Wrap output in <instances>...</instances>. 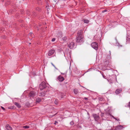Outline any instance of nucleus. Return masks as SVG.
<instances>
[{
	"mask_svg": "<svg viewBox=\"0 0 130 130\" xmlns=\"http://www.w3.org/2000/svg\"><path fill=\"white\" fill-rule=\"evenodd\" d=\"M74 92L75 94H77L78 93V90L77 89H75L74 90Z\"/></svg>",
	"mask_w": 130,
	"mask_h": 130,
	"instance_id": "16",
	"label": "nucleus"
},
{
	"mask_svg": "<svg viewBox=\"0 0 130 130\" xmlns=\"http://www.w3.org/2000/svg\"><path fill=\"white\" fill-rule=\"evenodd\" d=\"M14 104L19 108H20L21 107L20 104L17 102H15Z\"/></svg>",
	"mask_w": 130,
	"mask_h": 130,
	"instance_id": "13",
	"label": "nucleus"
},
{
	"mask_svg": "<svg viewBox=\"0 0 130 130\" xmlns=\"http://www.w3.org/2000/svg\"><path fill=\"white\" fill-rule=\"evenodd\" d=\"M40 95H39L40 96H44L45 94L43 92H41L40 93Z\"/></svg>",
	"mask_w": 130,
	"mask_h": 130,
	"instance_id": "20",
	"label": "nucleus"
},
{
	"mask_svg": "<svg viewBox=\"0 0 130 130\" xmlns=\"http://www.w3.org/2000/svg\"><path fill=\"white\" fill-rule=\"evenodd\" d=\"M1 107L2 108L3 110H5V109L3 107L1 106Z\"/></svg>",
	"mask_w": 130,
	"mask_h": 130,
	"instance_id": "33",
	"label": "nucleus"
},
{
	"mask_svg": "<svg viewBox=\"0 0 130 130\" xmlns=\"http://www.w3.org/2000/svg\"><path fill=\"white\" fill-rule=\"evenodd\" d=\"M126 40L128 41H130V38H128L127 37L126 39Z\"/></svg>",
	"mask_w": 130,
	"mask_h": 130,
	"instance_id": "28",
	"label": "nucleus"
},
{
	"mask_svg": "<svg viewBox=\"0 0 130 130\" xmlns=\"http://www.w3.org/2000/svg\"><path fill=\"white\" fill-rule=\"evenodd\" d=\"M101 74H102V76H103V77L104 78H105V79H106V76H104V75L103 73H102Z\"/></svg>",
	"mask_w": 130,
	"mask_h": 130,
	"instance_id": "26",
	"label": "nucleus"
},
{
	"mask_svg": "<svg viewBox=\"0 0 130 130\" xmlns=\"http://www.w3.org/2000/svg\"><path fill=\"white\" fill-rule=\"evenodd\" d=\"M61 74L62 75H64L65 74V73H61Z\"/></svg>",
	"mask_w": 130,
	"mask_h": 130,
	"instance_id": "39",
	"label": "nucleus"
},
{
	"mask_svg": "<svg viewBox=\"0 0 130 130\" xmlns=\"http://www.w3.org/2000/svg\"><path fill=\"white\" fill-rule=\"evenodd\" d=\"M57 36L58 38H61L62 36V34L61 32H59L57 34Z\"/></svg>",
	"mask_w": 130,
	"mask_h": 130,
	"instance_id": "12",
	"label": "nucleus"
},
{
	"mask_svg": "<svg viewBox=\"0 0 130 130\" xmlns=\"http://www.w3.org/2000/svg\"><path fill=\"white\" fill-rule=\"evenodd\" d=\"M92 116L96 121H98L99 119V116L96 114H93Z\"/></svg>",
	"mask_w": 130,
	"mask_h": 130,
	"instance_id": "6",
	"label": "nucleus"
},
{
	"mask_svg": "<svg viewBox=\"0 0 130 130\" xmlns=\"http://www.w3.org/2000/svg\"><path fill=\"white\" fill-rule=\"evenodd\" d=\"M58 80L60 82H62L63 81L64 79L63 77L61 75H59L57 78Z\"/></svg>",
	"mask_w": 130,
	"mask_h": 130,
	"instance_id": "10",
	"label": "nucleus"
},
{
	"mask_svg": "<svg viewBox=\"0 0 130 130\" xmlns=\"http://www.w3.org/2000/svg\"><path fill=\"white\" fill-rule=\"evenodd\" d=\"M37 94L34 91H32L30 92L28 96L30 98H33L35 97Z\"/></svg>",
	"mask_w": 130,
	"mask_h": 130,
	"instance_id": "2",
	"label": "nucleus"
},
{
	"mask_svg": "<svg viewBox=\"0 0 130 130\" xmlns=\"http://www.w3.org/2000/svg\"><path fill=\"white\" fill-rule=\"evenodd\" d=\"M104 113H102L101 114V116H102V117L104 115Z\"/></svg>",
	"mask_w": 130,
	"mask_h": 130,
	"instance_id": "35",
	"label": "nucleus"
},
{
	"mask_svg": "<svg viewBox=\"0 0 130 130\" xmlns=\"http://www.w3.org/2000/svg\"><path fill=\"white\" fill-rule=\"evenodd\" d=\"M91 45L92 47L96 50H97L98 49V44L97 43L95 42L92 43L91 44Z\"/></svg>",
	"mask_w": 130,
	"mask_h": 130,
	"instance_id": "3",
	"label": "nucleus"
},
{
	"mask_svg": "<svg viewBox=\"0 0 130 130\" xmlns=\"http://www.w3.org/2000/svg\"><path fill=\"white\" fill-rule=\"evenodd\" d=\"M51 64L55 68V69H56L57 70H58V69L57 68H56V67H55L54 65L52 63H51Z\"/></svg>",
	"mask_w": 130,
	"mask_h": 130,
	"instance_id": "25",
	"label": "nucleus"
},
{
	"mask_svg": "<svg viewBox=\"0 0 130 130\" xmlns=\"http://www.w3.org/2000/svg\"><path fill=\"white\" fill-rule=\"evenodd\" d=\"M122 89L121 88L117 89L115 91V92L116 94H118L120 93L122 91Z\"/></svg>",
	"mask_w": 130,
	"mask_h": 130,
	"instance_id": "8",
	"label": "nucleus"
},
{
	"mask_svg": "<svg viewBox=\"0 0 130 130\" xmlns=\"http://www.w3.org/2000/svg\"><path fill=\"white\" fill-rule=\"evenodd\" d=\"M105 66L106 67H107L108 66V65L109 63V61H108L106 60L105 61Z\"/></svg>",
	"mask_w": 130,
	"mask_h": 130,
	"instance_id": "17",
	"label": "nucleus"
},
{
	"mask_svg": "<svg viewBox=\"0 0 130 130\" xmlns=\"http://www.w3.org/2000/svg\"><path fill=\"white\" fill-rule=\"evenodd\" d=\"M128 107H129L130 109V102L128 103Z\"/></svg>",
	"mask_w": 130,
	"mask_h": 130,
	"instance_id": "30",
	"label": "nucleus"
},
{
	"mask_svg": "<svg viewBox=\"0 0 130 130\" xmlns=\"http://www.w3.org/2000/svg\"><path fill=\"white\" fill-rule=\"evenodd\" d=\"M47 84L44 81L42 82L39 85V88L40 90H42L44 89L46 90V92L48 90V87L47 86Z\"/></svg>",
	"mask_w": 130,
	"mask_h": 130,
	"instance_id": "1",
	"label": "nucleus"
},
{
	"mask_svg": "<svg viewBox=\"0 0 130 130\" xmlns=\"http://www.w3.org/2000/svg\"><path fill=\"white\" fill-rule=\"evenodd\" d=\"M84 99H85V100H88V98H87L85 97L84 98Z\"/></svg>",
	"mask_w": 130,
	"mask_h": 130,
	"instance_id": "36",
	"label": "nucleus"
},
{
	"mask_svg": "<svg viewBox=\"0 0 130 130\" xmlns=\"http://www.w3.org/2000/svg\"><path fill=\"white\" fill-rule=\"evenodd\" d=\"M99 99L100 101H102L103 100V98L101 97H99Z\"/></svg>",
	"mask_w": 130,
	"mask_h": 130,
	"instance_id": "27",
	"label": "nucleus"
},
{
	"mask_svg": "<svg viewBox=\"0 0 130 130\" xmlns=\"http://www.w3.org/2000/svg\"><path fill=\"white\" fill-rule=\"evenodd\" d=\"M58 100L57 99H56L55 100V101H54V102H55V104H56V105H57L58 104Z\"/></svg>",
	"mask_w": 130,
	"mask_h": 130,
	"instance_id": "21",
	"label": "nucleus"
},
{
	"mask_svg": "<svg viewBox=\"0 0 130 130\" xmlns=\"http://www.w3.org/2000/svg\"><path fill=\"white\" fill-rule=\"evenodd\" d=\"M67 39V37H64L62 38V40L64 41H66Z\"/></svg>",
	"mask_w": 130,
	"mask_h": 130,
	"instance_id": "19",
	"label": "nucleus"
},
{
	"mask_svg": "<svg viewBox=\"0 0 130 130\" xmlns=\"http://www.w3.org/2000/svg\"><path fill=\"white\" fill-rule=\"evenodd\" d=\"M30 34H31V33H30Z\"/></svg>",
	"mask_w": 130,
	"mask_h": 130,
	"instance_id": "41",
	"label": "nucleus"
},
{
	"mask_svg": "<svg viewBox=\"0 0 130 130\" xmlns=\"http://www.w3.org/2000/svg\"><path fill=\"white\" fill-rule=\"evenodd\" d=\"M57 123H58V122L56 121H55V122L54 124H56Z\"/></svg>",
	"mask_w": 130,
	"mask_h": 130,
	"instance_id": "34",
	"label": "nucleus"
},
{
	"mask_svg": "<svg viewBox=\"0 0 130 130\" xmlns=\"http://www.w3.org/2000/svg\"><path fill=\"white\" fill-rule=\"evenodd\" d=\"M84 22L85 23H88L89 22V21L87 19L84 20Z\"/></svg>",
	"mask_w": 130,
	"mask_h": 130,
	"instance_id": "18",
	"label": "nucleus"
},
{
	"mask_svg": "<svg viewBox=\"0 0 130 130\" xmlns=\"http://www.w3.org/2000/svg\"><path fill=\"white\" fill-rule=\"evenodd\" d=\"M75 45L74 43L73 42H71L68 44V46L70 49L73 48Z\"/></svg>",
	"mask_w": 130,
	"mask_h": 130,
	"instance_id": "5",
	"label": "nucleus"
},
{
	"mask_svg": "<svg viewBox=\"0 0 130 130\" xmlns=\"http://www.w3.org/2000/svg\"><path fill=\"white\" fill-rule=\"evenodd\" d=\"M113 118L115 119L116 120H117L118 121H119V119H117L116 118H115L114 117H113Z\"/></svg>",
	"mask_w": 130,
	"mask_h": 130,
	"instance_id": "32",
	"label": "nucleus"
},
{
	"mask_svg": "<svg viewBox=\"0 0 130 130\" xmlns=\"http://www.w3.org/2000/svg\"><path fill=\"white\" fill-rule=\"evenodd\" d=\"M55 40V38H53L52 39V41L53 42Z\"/></svg>",
	"mask_w": 130,
	"mask_h": 130,
	"instance_id": "31",
	"label": "nucleus"
},
{
	"mask_svg": "<svg viewBox=\"0 0 130 130\" xmlns=\"http://www.w3.org/2000/svg\"><path fill=\"white\" fill-rule=\"evenodd\" d=\"M8 108L9 109H14L15 106H12L10 107H8Z\"/></svg>",
	"mask_w": 130,
	"mask_h": 130,
	"instance_id": "22",
	"label": "nucleus"
},
{
	"mask_svg": "<svg viewBox=\"0 0 130 130\" xmlns=\"http://www.w3.org/2000/svg\"><path fill=\"white\" fill-rule=\"evenodd\" d=\"M70 124L71 125H73L74 124V123L73 121H72L70 123Z\"/></svg>",
	"mask_w": 130,
	"mask_h": 130,
	"instance_id": "24",
	"label": "nucleus"
},
{
	"mask_svg": "<svg viewBox=\"0 0 130 130\" xmlns=\"http://www.w3.org/2000/svg\"><path fill=\"white\" fill-rule=\"evenodd\" d=\"M55 52V50L54 49H52L50 50L48 52V54L49 56L53 55Z\"/></svg>",
	"mask_w": 130,
	"mask_h": 130,
	"instance_id": "9",
	"label": "nucleus"
},
{
	"mask_svg": "<svg viewBox=\"0 0 130 130\" xmlns=\"http://www.w3.org/2000/svg\"><path fill=\"white\" fill-rule=\"evenodd\" d=\"M123 128V126L121 125H119L115 128L116 130H121Z\"/></svg>",
	"mask_w": 130,
	"mask_h": 130,
	"instance_id": "11",
	"label": "nucleus"
},
{
	"mask_svg": "<svg viewBox=\"0 0 130 130\" xmlns=\"http://www.w3.org/2000/svg\"><path fill=\"white\" fill-rule=\"evenodd\" d=\"M106 114L107 115H110V113H108V112H106Z\"/></svg>",
	"mask_w": 130,
	"mask_h": 130,
	"instance_id": "38",
	"label": "nucleus"
},
{
	"mask_svg": "<svg viewBox=\"0 0 130 130\" xmlns=\"http://www.w3.org/2000/svg\"><path fill=\"white\" fill-rule=\"evenodd\" d=\"M23 128H29V127L27 126H23Z\"/></svg>",
	"mask_w": 130,
	"mask_h": 130,
	"instance_id": "23",
	"label": "nucleus"
},
{
	"mask_svg": "<svg viewBox=\"0 0 130 130\" xmlns=\"http://www.w3.org/2000/svg\"><path fill=\"white\" fill-rule=\"evenodd\" d=\"M4 0H2V2H4Z\"/></svg>",
	"mask_w": 130,
	"mask_h": 130,
	"instance_id": "40",
	"label": "nucleus"
},
{
	"mask_svg": "<svg viewBox=\"0 0 130 130\" xmlns=\"http://www.w3.org/2000/svg\"><path fill=\"white\" fill-rule=\"evenodd\" d=\"M41 101V100L40 98H36V103H39Z\"/></svg>",
	"mask_w": 130,
	"mask_h": 130,
	"instance_id": "15",
	"label": "nucleus"
},
{
	"mask_svg": "<svg viewBox=\"0 0 130 130\" xmlns=\"http://www.w3.org/2000/svg\"><path fill=\"white\" fill-rule=\"evenodd\" d=\"M36 10L38 11H40V9H39V8H37L36 9Z\"/></svg>",
	"mask_w": 130,
	"mask_h": 130,
	"instance_id": "37",
	"label": "nucleus"
},
{
	"mask_svg": "<svg viewBox=\"0 0 130 130\" xmlns=\"http://www.w3.org/2000/svg\"><path fill=\"white\" fill-rule=\"evenodd\" d=\"M107 10L106 9H105L104 10H103L102 11V13H104V12H106L107 11Z\"/></svg>",
	"mask_w": 130,
	"mask_h": 130,
	"instance_id": "29",
	"label": "nucleus"
},
{
	"mask_svg": "<svg viewBox=\"0 0 130 130\" xmlns=\"http://www.w3.org/2000/svg\"><path fill=\"white\" fill-rule=\"evenodd\" d=\"M83 36H77L76 38V41L77 42H81L83 41Z\"/></svg>",
	"mask_w": 130,
	"mask_h": 130,
	"instance_id": "4",
	"label": "nucleus"
},
{
	"mask_svg": "<svg viewBox=\"0 0 130 130\" xmlns=\"http://www.w3.org/2000/svg\"><path fill=\"white\" fill-rule=\"evenodd\" d=\"M6 129L8 130H12V129L11 127L8 124H7L6 126Z\"/></svg>",
	"mask_w": 130,
	"mask_h": 130,
	"instance_id": "14",
	"label": "nucleus"
},
{
	"mask_svg": "<svg viewBox=\"0 0 130 130\" xmlns=\"http://www.w3.org/2000/svg\"><path fill=\"white\" fill-rule=\"evenodd\" d=\"M83 33V30H80L78 32L77 34V36H83L82 35Z\"/></svg>",
	"mask_w": 130,
	"mask_h": 130,
	"instance_id": "7",
	"label": "nucleus"
}]
</instances>
